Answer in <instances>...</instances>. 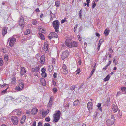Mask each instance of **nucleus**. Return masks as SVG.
<instances>
[{"mask_svg":"<svg viewBox=\"0 0 126 126\" xmlns=\"http://www.w3.org/2000/svg\"><path fill=\"white\" fill-rule=\"evenodd\" d=\"M52 34L53 35L54 37H55L57 38L58 37V35L57 34L54 32H52Z\"/></svg>","mask_w":126,"mask_h":126,"instance_id":"30","label":"nucleus"},{"mask_svg":"<svg viewBox=\"0 0 126 126\" xmlns=\"http://www.w3.org/2000/svg\"><path fill=\"white\" fill-rule=\"evenodd\" d=\"M52 99L51 98L50 99L49 103L47 105V107H50L51 106L52 104Z\"/></svg>","mask_w":126,"mask_h":126,"instance_id":"23","label":"nucleus"},{"mask_svg":"<svg viewBox=\"0 0 126 126\" xmlns=\"http://www.w3.org/2000/svg\"><path fill=\"white\" fill-rule=\"evenodd\" d=\"M80 104V102L78 100L74 101L73 103V105L75 106L79 105Z\"/></svg>","mask_w":126,"mask_h":126,"instance_id":"22","label":"nucleus"},{"mask_svg":"<svg viewBox=\"0 0 126 126\" xmlns=\"http://www.w3.org/2000/svg\"><path fill=\"white\" fill-rule=\"evenodd\" d=\"M30 31L29 29H28L26 30L25 32L24 33L25 35H27L30 33Z\"/></svg>","mask_w":126,"mask_h":126,"instance_id":"29","label":"nucleus"},{"mask_svg":"<svg viewBox=\"0 0 126 126\" xmlns=\"http://www.w3.org/2000/svg\"><path fill=\"white\" fill-rule=\"evenodd\" d=\"M53 92L55 93L57 91V89L56 88H53Z\"/></svg>","mask_w":126,"mask_h":126,"instance_id":"46","label":"nucleus"},{"mask_svg":"<svg viewBox=\"0 0 126 126\" xmlns=\"http://www.w3.org/2000/svg\"><path fill=\"white\" fill-rule=\"evenodd\" d=\"M69 54L67 50L65 51L62 54V60H64L67 57Z\"/></svg>","mask_w":126,"mask_h":126,"instance_id":"10","label":"nucleus"},{"mask_svg":"<svg viewBox=\"0 0 126 126\" xmlns=\"http://www.w3.org/2000/svg\"><path fill=\"white\" fill-rule=\"evenodd\" d=\"M115 119L110 120L109 119H107L106 121V125L108 126H110L114 124Z\"/></svg>","mask_w":126,"mask_h":126,"instance_id":"8","label":"nucleus"},{"mask_svg":"<svg viewBox=\"0 0 126 126\" xmlns=\"http://www.w3.org/2000/svg\"><path fill=\"white\" fill-rule=\"evenodd\" d=\"M38 110L36 108H34L31 111V113L33 114H35L38 112Z\"/></svg>","mask_w":126,"mask_h":126,"instance_id":"19","label":"nucleus"},{"mask_svg":"<svg viewBox=\"0 0 126 126\" xmlns=\"http://www.w3.org/2000/svg\"><path fill=\"white\" fill-rule=\"evenodd\" d=\"M52 25L55 30V31L58 32H59V22L57 20L54 21L52 23Z\"/></svg>","mask_w":126,"mask_h":126,"instance_id":"4","label":"nucleus"},{"mask_svg":"<svg viewBox=\"0 0 126 126\" xmlns=\"http://www.w3.org/2000/svg\"><path fill=\"white\" fill-rule=\"evenodd\" d=\"M41 75L43 77L45 78L47 76V74L45 72H43L42 73Z\"/></svg>","mask_w":126,"mask_h":126,"instance_id":"31","label":"nucleus"},{"mask_svg":"<svg viewBox=\"0 0 126 126\" xmlns=\"http://www.w3.org/2000/svg\"><path fill=\"white\" fill-rule=\"evenodd\" d=\"M109 30H108L107 29H106L104 31V33L105 35L106 36H107L109 34Z\"/></svg>","mask_w":126,"mask_h":126,"instance_id":"24","label":"nucleus"},{"mask_svg":"<svg viewBox=\"0 0 126 126\" xmlns=\"http://www.w3.org/2000/svg\"><path fill=\"white\" fill-rule=\"evenodd\" d=\"M77 37L78 38L79 40V41H80L81 40V39L80 38V36L79 35H77Z\"/></svg>","mask_w":126,"mask_h":126,"instance_id":"55","label":"nucleus"},{"mask_svg":"<svg viewBox=\"0 0 126 126\" xmlns=\"http://www.w3.org/2000/svg\"><path fill=\"white\" fill-rule=\"evenodd\" d=\"M45 120L46 121L49 122L50 120V119L49 117H47L45 118Z\"/></svg>","mask_w":126,"mask_h":126,"instance_id":"39","label":"nucleus"},{"mask_svg":"<svg viewBox=\"0 0 126 126\" xmlns=\"http://www.w3.org/2000/svg\"><path fill=\"white\" fill-rule=\"evenodd\" d=\"M50 125L48 123H45L44 126H50Z\"/></svg>","mask_w":126,"mask_h":126,"instance_id":"54","label":"nucleus"},{"mask_svg":"<svg viewBox=\"0 0 126 126\" xmlns=\"http://www.w3.org/2000/svg\"><path fill=\"white\" fill-rule=\"evenodd\" d=\"M39 70V68L38 66H36L35 68H33L32 69V72H38Z\"/></svg>","mask_w":126,"mask_h":126,"instance_id":"20","label":"nucleus"},{"mask_svg":"<svg viewBox=\"0 0 126 126\" xmlns=\"http://www.w3.org/2000/svg\"><path fill=\"white\" fill-rule=\"evenodd\" d=\"M111 120H113V119H114V116H113V115H112L111 116Z\"/></svg>","mask_w":126,"mask_h":126,"instance_id":"63","label":"nucleus"},{"mask_svg":"<svg viewBox=\"0 0 126 126\" xmlns=\"http://www.w3.org/2000/svg\"><path fill=\"white\" fill-rule=\"evenodd\" d=\"M65 46H66L65 44V45L64 44H62L61 45V48H64L65 47Z\"/></svg>","mask_w":126,"mask_h":126,"instance_id":"43","label":"nucleus"},{"mask_svg":"<svg viewBox=\"0 0 126 126\" xmlns=\"http://www.w3.org/2000/svg\"><path fill=\"white\" fill-rule=\"evenodd\" d=\"M37 23V21L35 20L32 21V23L34 25H36Z\"/></svg>","mask_w":126,"mask_h":126,"instance_id":"37","label":"nucleus"},{"mask_svg":"<svg viewBox=\"0 0 126 126\" xmlns=\"http://www.w3.org/2000/svg\"><path fill=\"white\" fill-rule=\"evenodd\" d=\"M8 29V27H4L2 29V34L4 36L6 33Z\"/></svg>","mask_w":126,"mask_h":126,"instance_id":"15","label":"nucleus"},{"mask_svg":"<svg viewBox=\"0 0 126 126\" xmlns=\"http://www.w3.org/2000/svg\"><path fill=\"white\" fill-rule=\"evenodd\" d=\"M3 63V60L1 58H0V66H2Z\"/></svg>","mask_w":126,"mask_h":126,"instance_id":"34","label":"nucleus"},{"mask_svg":"<svg viewBox=\"0 0 126 126\" xmlns=\"http://www.w3.org/2000/svg\"><path fill=\"white\" fill-rule=\"evenodd\" d=\"M95 70V69L94 68L92 70V71L91 72V73L90 74L91 76L93 75V73L94 72Z\"/></svg>","mask_w":126,"mask_h":126,"instance_id":"41","label":"nucleus"},{"mask_svg":"<svg viewBox=\"0 0 126 126\" xmlns=\"http://www.w3.org/2000/svg\"><path fill=\"white\" fill-rule=\"evenodd\" d=\"M19 24L21 26V28L22 29L24 26L25 22L23 17L21 16L19 21Z\"/></svg>","mask_w":126,"mask_h":126,"instance_id":"5","label":"nucleus"},{"mask_svg":"<svg viewBox=\"0 0 126 126\" xmlns=\"http://www.w3.org/2000/svg\"><path fill=\"white\" fill-rule=\"evenodd\" d=\"M26 71L24 67H22L21 68L20 73L21 75H24L26 72Z\"/></svg>","mask_w":126,"mask_h":126,"instance_id":"16","label":"nucleus"},{"mask_svg":"<svg viewBox=\"0 0 126 126\" xmlns=\"http://www.w3.org/2000/svg\"><path fill=\"white\" fill-rule=\"evenodd\" d=\"M62 73L64 74H66L68 73V70L65 64H63V66Z\"/></svg>","mask_w":126,"mask_h":126,"instance_id":"12","label":"nucleus"},{"mask_svg":"<svg viewBox=\"0 0 126 126\" xmlns=\"http://www.w3.org/2000/svg\"><path fill=\"white\" fill-rule=\"evenodd\" d=\"M6 85H7L6 84H4L3 85H0V88H2L4 86H5Z\"/></svg>","mask_w":126,"mask_h":126,"instance_id":"42","label":"nucleus"},{"mask_svg":"<svg viewBox=\"0 0 126 126\" xmlns=\"http://www.w3.org/2000/svg\"><path fill=\"white\" fill-rule=\"evenodd\" d=\"M26 119V116L25 115L23 116L21 118L20 120V123L21 124H23L24 123Z\"/></svg>","mask_w":126,"mask_h":126,"instance_id":"21","label":"nucleus"},{"mask_svg":"<svg viewBox=\"0 0 126 126\" xmlns=\"http://www.w3.org/2000/svg\"><path fill=\"white\" fill-rule=\"evenodd\" d=\"M100 114L98 112H95L94 113L93 118V121L95 122H97L98 121V119L99 117Z\"/></svg>","mask_w":126,"mask_h":126,"instance_id":"9","label":"nucleus"},{"mask_svg":"<svg viewBox=\"0 0 126 126\" xmlns=\"http://www.w3.org/2000/svg\"><path fill=\"white\" fill-rule=\"evenodd\" d=\"M45 61V59L44 56L43 55L41 57L40 59V63L41 64H43L44 63Z\"/></svg>","mask_w":126,"mask_h":126,"instance_id":"18","label":"nucleus"},{"mask_svg":"<svg viewBox=\"0 0 126 126\" xmlns=\"http://www.w3.org/2000/svg\"><path fill=\"white\" fill-rule=\"evenodd\" d=\"M121 92H120L119 91L118 92L117 94V96H119L120 94H121Z\"/></svg>","mask_w":126,"mask_h":126,"instance_id":"58","label":"nucleus"},{"mask_svg":"<svg viewBox=\"0 0 126 126\" xmlns=\"http://www.w3.org/2000/svg\"><path fill=\"white\" fill-rule=\"evenodd\" d=\"M76 71L77 72V73L76 74H78L80 72V69H78L76 70Z\"/></svg>","mask_w":126,"mask_h":126,"instance_id":"56","label":"nucleus"},{"mask_svg":"<svg viewBox=\"0 0 126 126\" xmlns=\"http://www.w3.org/2000/svg\"><path fill=\"white\" fill-rule=\"evenodd\" d=\"M79 16L80 18H81L82 16V12L81 10H80L79 12Z\"/></svg>","mask_w":126,"mask_h":126,"instance_id":"33","label":"nucleus"},{"mask_svg":"<svg viewBox=\"0 0 126 126\" xmlns=\"http://www.w3.org/2000/svg\"><path fill=\"white\" fill-rule=\"evenodd\" d=\"M12 112H16V114L18 116H20L21 114V109H16L13 110Z\"/></svg>","mask_w":126,"mask_h":126,"instance_id":"13","label":"nucleus"},{"mask_svg":"<svg viewBox=\"0 0 126 126\" xmlns=\"http://www.w3.org/2000/svg\"><path fill=\"white\" fill-rule=\"evenodd\" d=\"M96 6V4L95 3H93L92 6V8L94 9V7H95V6Z\"/></svg>","mask_w":126,"mask_h":126,"instance_id":"45","label":"nucleus"},{"mask_svg":"<svg viewBox=\"0 0 126 126\" xmlns=\"http://www.w3.org/2000/svg\"><path fill=\"white\" fill-rule=\"evenodd\" d=\"M61 113L60 111L58 110L56 111V113L53 114L54 119L53 121L54 122L56 123L58 122L60 118Z\"/></svg>","mask_w":126,"mask_h":126,"instance_id":"2","label":"nucleus"},{"mask_svg":"<svg viewBox=\"0 0 126 126\" xmlns=\"http://www.w3.org/2000/svg\"><path fill=\"white\" fill-rule=\"evenodd\" d=\"M60 4V2L59 1H57L55 3V5L57 7H58L59 5Z\"/></svg>","mask_w":126,"mask_h":126,"instance_id":"35","label":"nucleus"},{"mask_svg":"<svg viewBox=\"0 0 126 126\" xmlns=\"http://www.w3.org/2000/svg\"><path fill=\"white\" fill-rule=\"evenodd\" d=\"M8 40H9V45L12 47L13 46L16 42V39L13 37L10 38Z\"/></svg>","mask_w":126,"mask_h":126,"instance_id":"7","label":"nucleus"},{"mask_svg":"<svg viewBox=\"0 0 126 126\" xmlns=\"http://www.w3.org/2000/svg\"><path fill=\"white\" fill-rule=\"evenodd\" d=\"M53 76L54 78H56L57 77V73H54L53 75Z\"/></svg>","mask_w":126,"mask_h":126,"instance_id":"52","label":"nucleus"},{"mask_svg":"<svg viewBox=\"0 0 126 126\" xmlns=\"http://www.w3.org/2000/svg\"><path fill=\"white\" fill-rule=\"evenodd\" d=\"M95 35L96 36L98 37H99L100 36V34L98 32H96L95 33Z\"/></svg>","mask_w":126,"mask_h":126,"instance_id":"53","label":"nucleus"},{"mask_svg":"<svg viewBox=\"0 0 126 126\" xmlns=\"http://www.w3.org/2000/svg\"><path fill=\"white\" fill-rule=\"evenodd\" d=\"M40 82L42 84L44 85H46V81L43 78H41L40 79Z\"/></svg>","mask_w":126,"mask_h":126,"instance_id":"17","label":"nucleus"},{"mask_svg":"<svg viewBox=\"0 0 126 126\" xmlns=\"http://www.w3.org/2000/svg\"><path fill=\"white\" fill-rule=\"evenodd\" d=\"M65 21V20L64 19H63L61 21V23H63Z\"/></svg>","mask_w":126,"mask_h":126,"instance_id":"61","label":"nucleus"},{"mask_svg":"<svg viewBox=\"0 0 126 126\" xmlns=\"http://www.w3.org/2000/svg\"><path fill=\"white\" fill-rule=\"evenodd\" d=\"M42 116L43 117H45V116H46V113L45 112H42Z\"/></svg>","mask_w":126,"mask_h":126,"instance_id":"44","label":"nucleus"},{"mask_svg":"<svg viewBox=\"0 0 126 126\" xmlns=\"http://www.w3.org/2000/svg\"><path fill=\"white\" fill-rule=\"evenodd\" d=\"M103 39H101L99 41V43L100 42H101V43L102 42H103Z\"/></svg>","mask_w":126,"mask_h":126,"instance_id":"64","label":"nucleus"},{"mask_svg":"<svg viewBox=\"0 0 126 126\" xmlns=\"http://www.w3.org/2000/svg\"><path fill=\"white\" fill-rule=\"evenodd\" d=\"M106 104L107 105H109L110 103V99H108L107 101L106 102Z\"/></svg>","mask_w":126,"mask_h":126,"instance_id":"36","label":"nucleus"},{"mask_svg":"<svg viewBox=\"0 0 126 126\" xmlns=\"http://www.w3.org/2000/svg\"><path fill=\"white\" fill-rule=\"evenodd\" d=\"M37 126H43L42 123L40 122H39Z\"/></svg>","mask_w":126,"mask_h":126,"instance_id":"47","label":"nucleus"},{"mask_svg":"<svg viewBox=\"0 0 126 126\" xmlns=\"http://www.w3.org/2000/svg\"><path fill=\"white\" fill-rule=\"evenodd\" d=\"M109 51H110V52L111 53H112L113 52V50L112 49V48H110L109 49Z\"/></svg>","mask_w":126,"mask_h":126,"instance_id":"50","label":"nucleus"},{"mask_svg":"<svg viewBox=\"0 0 126 126\" xmlns=\"http://www.w3.org/2000/svg\"><path fill=\"white\" fill-rule=\"evenodd\" d=\"M110 78V76L109 75H108L104 79V81H106L108 80H109Z\"/></svg>","mask_w":126,"mask_h":126,"instance_id":"25","label":"nucleus"},{"mask_svg":"<svg viewBox=\"0 0 126 126\" xmlns=\"http://www.w3.org/2000/svg\"><path fill=\"white\" fill-rule=\"evenodd\" d=\"M113 63H115V64L116 65L117 63H116V61H115V58H113Z\"/></svg>","mask_w":126,"mask_h":126,"instance_id":"51","label":"nucleus"},{"mask_svg":"<svg viewBox=\"0 0 126 126\" xmlns=\"http://www.w3.org/2000/svg\"><path fill=\"white\" fill-rule=\"evenodd\" d=\"M93 106V105L92 103L89 102L87 103V107L88 110H89V112H90V110L92 109Z\"/></svg>","mask_w":126,"mask_h":126,"instance_id":"14","label":"nucleus"},{"mask_svg":"<svg viewBox=\"0 0 126 126\" xmlns=\"http://www.w3.org/2000/svg\"><path fill=\"white\" fill-rule=\"evenodd\" d=\"M36 122L35 121H34V122L33 123V124L32 125V126H36Z\"/></svg>","mask_w":126,"mask_h":126,"instance_id":"62","label":"nucleus"},{"mask_svg":"<svg viewBox=\"0 0 126 126\" xmlns=\"http://www.w3.org/2000/svg\"><path fill=\"white\" fill-rule=\"evenodd\" d=\"M65 44L66 46L70 48L77 47L78 46L77 43L74 41H71V42H65Z\"/></svg>","mask_w":126,"mask_h":126,"instance_id":"3","label":"nucleus"},{"mask_svg":"<svg viewBox=\"0 0 126 126\" xmlns=\"http://www.w3.org/2000/svg\"><path fill=\"white\" fill-rule=\"evenodd\" d=\"M23 85L24 84L23 83H21L17 86L15 88V89L17 91H20L23 88Z\"/></svg>","mask_w":126,"mask_h":126,"instance_id":"11","label":"nucleus"},{"mask_svg":"<svg viewBox=\"0 0 126 126\" xmlns=\"http://www.w3.org/2000/svg\"><path fill=\"white\" fill-rule=\"evenodd\" d=\"M48 38L50 39V40L53 37H54L53 36V35L52 34V32H51L49 35L48 36Z\"/></svg>","mask_w":126,"mask_h":126,"instance_id":"26","label":"nucleus"},{"mask_svg":"<svg viewBox=\"0 0 126 126\" xmlns=\"http://www.w3.org/2000/svg\"><path fill=\"white\" fill-rule=\"evenodd\" d=\"M16 80L15 78H13L12 79V83L13 84H15L16 82Z\"/></svg>","mask_w":126,"mask_h":126,"instance_id":"38","label":"nucleus"},{"mask_svg":"<svg viewBox=\"0 0 126 126\" xmlns=\"http://www.w3.org/2000/svg\"><path fill=\"white\" fill-rule=\"evenodd\" d=\"M39 35L42 40H44L45 39L44 36L41 33H39Z\"/></svg>","mask_w":126,"mask_h":126,"instance_id":"27","label":"nucleus"},{"mask_svg":"<svg viewBox=\"0 0 126 126\" xmlns=\"http://www.w3.org/2000/svg\"><path fill=\"white\" fill-rule=\"evenodd\" d=\"M4 59L6 61H7L8 60V56H6L4 57Z\"/></svg>","mask_w":126,"mask_h":126,"instance_id":"48","label":"nucleus"},{"mask_svg":"<svg viewBox=\"0 0 126 126\" xmlns=\"http://www.w3.org/2000/svg\"><path fill=\"white\" fill-rule=\"evenodd\" d=\"M11 120L13 124L15 125H17L18 123V119L17 117L16 116H14L12 117Z\"/></svg>","mask_w":126,"mask_h":126,"instance_id":"6","label":"nucleus"},{"mask_svg":"<svg viewBox=\"0 0 126 126\" xmlns=\"http://www.w3.org/2000/svg\"><path fill=\"white\" fill-rule=\"evenodd\" d=\"M45 71L46 69L44 68H42L41 69V72H42V73H43V72H45Z\"/></svg>","mask_w":126,"mask_h":126,"instance_id":"49","label":"nucleus"},{"mask_svg":"<svg viewBox=\"0 0 126 126\" xmlns=\"http://www.w3.org/2000/svg\"><path fill=\"white\" fill-rule=\"evenodd\" d=\"M44 48L45 51H47L48 50L47 45H45L44 46Z\"/></svg>","mask_w":126,"mask_h":126,"instance_id":"32","label":"nucleus"},{"mask_svg":"<svg viewBox=\"0 0 126 126\" xmlns=\"http://www.w3.org/2000/svg\"><path fill=\"white\" fill-rule=\"evenodd\" d=\"M121 90L124 93L126 94V87H123L121 88Z\"/></svg>","mask_w":126,"mask_h":126,"instance_id":"28","label":"nucleus"},{"mask_svg":"<svg viewBox=\"0 0 126 126\" xmlns=\"http://www.w3.org/2000/svg\"><path fill=\"white\" fill-rule=\"evenodd\" d=\"M75 88V85H73L71 86L70 88V89L72 90H74Z\"/></svg>","mask_w":126,"mask_h":126,"instance_id":"40","label":"nucleus"},{"mask_svg":"<svg viewBox=\"0 0 126 126\" xmlns=\"http://www.w3.org/2000/svg\"><path fill=\"white\" fill-rule=\"evenodd\" d=\"M97 107L98 108H99L101 106V104L100 103H98V104L97 105Z\"/></svg>","mask_w":126,"mask_h":126,"instance_id":"59","label":"nucleus"},{"mask_svg":"<svg viewBox=\"0 0 126 126\" xmlns=\"http://www.w3.org/2000/svg\"><path fill=\"white\" fill-rule=\"evenodd\" d=\"M112 109L115 115H117L118 118H120L122 115V111L118 109V107L116 104L112 105Z\"/></svg>","mask_w":126,"mask_h":126,"instance_id":"1","label":"nucleus"},{"mask_svg":"<svg viewBox=\"0 0 126 126\" xmlns=\"http://www.w3.org/2000/svg\"><path fill=\"white\" fill-rule=\"evenodd\" d=\"M46 114L48 113L49 112V110H47L45 112Z\"/></svg>","mask_w":126,"mask_h":126,"instance_id":"60","label":"nucleus"},{"mask_svg":"<svg viewBox=\"0 0 126 126\" xmlns=\"http://www.w3.org/2000/svg\"><path fill=\"white\" fill-rule=\"evenodd\" d=\"M8 89V88H6V89H5V90H3L2 92H1V93H5L7 91V90Z\"/></svg>","mask_w":126,"mask_h":126,"instance_id":"57","label":"nucleus"}]
</instances>
